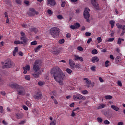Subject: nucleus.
Listing matches in <instances>:
<instances>
[{"label":"nucleus","instance_id":"obj_1","mask_svg":"<svg viewBox=\"0 0 125 125\" xmlns=\"http://www.w3.org/2000/svg\"><path fill=\"white\" fill-rule=\"evenodd\" d=\"M51 74L53 75L54 79L59 83L60 85H63V81L66 80V76L64 72L59 67L53 68L51 71Z\"/></svg>","mask_w":125,"mask_h":125},{"label":"nucleus","instance_id":"obj_2","mask_svg":"<svg viewBox=\"0 0 125 125\" xmlns=\"http://www.w3.org/2000/svg\"><path fill=\"white\" fill-rule=\"evenodd\" d=\"M40 60H36L33 66V70L35 71V73L33 74V76L34 77V78H39V76L42 74V71H41L40 66H39L40 64Z\"/></svg>","mask_w":125,"mask_h":125},{"label":"nucleus","instance_id":"obj_3","mask_svg":"<svg viewBox=\"0 0 125 125\" xmlns=\"http://www.w3.org/2000/svg\"><path fill=\"white\" fill-rule=\"evenodd\" d=\"M60 32L59 28L57 27H53L50 29V34L54 39L58 38Z\"/></svg>","mask_w":125,"mask_h":125},{"label":"nucleus","instance_id":"obj_4","mask_svg":"<svg viewBox=\"0 0 125 125\" xmlns=\"http://www.w3.org/2000/svg\"><path fill=\"white\" fill-rule=\"evenodd\" d=\"M13 62L10 60H7L4 62H2V66L3 69H7L8 68H11L12 67Z\"/></svg>","mask_w":125,"mask_h":125},{"label":"nucleus","instance_id":"obj_5","mask_svg":"<svg viewBox=\"0 0 125 125\" xmlns=\"http://www.w3.org/2000/svg\"><path fill=\"white\" fill-rule=\"evenodd\" d=\"M73 98L75 101H78V100H81L82 99V100H85V97L78 93H75L73 95Z\"/></svg>","mask_w":125,"mask_h":125},{"label":"nucleus","instance_id":"obj_6","mask_svg":"<svg viewBox=\"0 0 125 125\" xmlns=\"http://www.w3.org/2000/svg\"><path fill=\"white\" fill-rule=\"evenodd\" d=\"M88 11H89V9L86 8L83 12V16L86 19V22L89 23V17H90V15L89 14V12Z\"/></svg>","mask_w":125,"mask_h":125},{"label":"nucleus","instance_id":"obj_7","mask_svg":"<svg viewBox=\"0 0 125 125\" xmlns=\"http://www.w3.org/2000/svg\"><path fill=\"white\" fill-rule=\"evenodd\" d=\"M17 91L19 95H25L26 94L25 89L22 86H19V87L17 89Z\"/></svg>","mask_w":125,"mask_h":125},{"label":"nucleus","instance_id":"obj_8","mask_svg":"<svg viewBox=\"0 0 125 125\" xmlns=\"http://www.w3.org/2000/svg\"><path fill=\"white\" fill-rule=\"evenodd\" d=\"M28 15L29 16H34V15H38L39 12L36 11V10L34 8H30L29 10L27 12Z\"/></svg>","mask_w":125,"mask_h":125},{"label":"nucleus","instance_id":"obj_9","mask_svg":"<svg viewBox=\"0 0 125 125\" xmlns=\"http://www.w3.org/2000/svg\"><path fill=\"white\" fill-rule=\"evenodd\" d=\"M91 2L96 9H99V5L97 3V0H91Z\"/></svg>","mask_w":125,"mask_h":125},{"label":"nucleus","instance_id":"obj_10","mask_svg":"<svg viewBox=\"0 0 125 125\" xmlns=\"http://www.w3.org/2000/svg\"><path fill=\"white\" fill-rule=\"evenodd\" d=\"M9 86H10V87H12V88H14L15 89H16V90L20 86V85H18L17 83H10L9 84Z\"/></svg>","mask_w":125,"mask_h":125},{"label":"nucleus","instance_id":"obj_11","mask_svg":"<svg viewBox=\"0 0 125 125\" xmlns=\"http://www.w3.org/2000/svg\"><path fill=\"white\" fill-rule=\"evenodd\" d=\"M74 60H76V61L79 60V61H81V62H83V58L82 57L79 56L78 55H74Z\"/></svg>","mask_w":125,"mask_h":125},{"label":"nucleus","instance_id":"obj_12","mask_svg":"<svg viewBox=\"0 0 125 125\" xmlns=\"http://www.w3.org/2000/svg\"><path fill=\"white\" fill-rule=\"evenodd\" d=\"M23 74H27V72L28 71H30V69H31V66L29 65L28 64H26L25 66L23 67Z\"/></svg>","mask_w":125,"mask_h":125},{"label":"nucleus","instance_id":"obj_13","mask_svg":"<svg viewBox=\"0 0 125 125\" xmlns=\"http://www.w3.org/2000/svg\"><path fill=\"white\" fill-rule=\"evenodd\" d=\"M55 0H47V5H50L51 6H54L56 4Z\"/></svg>","mask_w":125,"mask_h":125},{"label":"nucleus","instance_id":"obj_14","mask_svg":"<svg viewBox=\"0 0 125 125\" xmlns=\"http://www.w3.org/2000/svg\"><path fill=\"white\" fill-rule=\"evenodd\" d=\"M34 98L35 99H42V94L41 93H37L34 96Z\"/></svg>","mask_w":125,"mask_h":125},{"label":"nucleus","instance_id":"obj_15","mask_svg":"<svg viewBox=\"0 0 125 125\" xmlns=\"http://www.w3.org/2000/svg\"><path fill=\"white\" fill-rule=\"evenodd\" d=\"M69 61L71 68L74 69L75 68V62H74L72 59H69Z\"/></svg>","mask_w":125,"mask_h":125},{"label":"nucleus","instance_id":"obj_16","mask_svg":"<svg viewBox=\"0 0 125 125\" xmlns=\"http://www.w3.org/2000/svg\"><path fill=\"white\" fill-rule=\"evenodd\" d=\"M83 80L85 81V83L87 84L86 85L87 87H89L90 84H91V82L89 81V79L87 78H84Z\"/></svg>","mask_w":125,"mask_h":125},{"label":"nucleus","instance_id":"obj_17","mask_svg":"<svg viewBox=\"0 0 125 125\" xmlns=\"http://www.w3.org/2000/svg\"><path fill=\"white\" fill-rule=\"evenodd\" d=\"M99 61V59L97 56L93 57L91 60V62H93V63H95V62H98Z\"/></svg>","mask_w":125,"mask_h":125},{"label":"nucleus","instance_id":"obj_18","mask_svg":"<svg viewBox=\"0 0 125 125\" xmlns=\"http://www.w3.org/2000/svg\"><path fill=\"white\" fill-rule=\"evenodd\" d=\"M111 108L113 109V110H114V111H119V110H120V108H119V107L114 105H111Z\"/></svg>","mask_w":125,"mask_h":125},{"label":"nucleus","instance_id":"obj_19","mask_svg":"<svg viewBox=\"0 0 125 125\" xmlns=\"http://www.w3.org/2000/svg\"><path fill=\"white\" fill-rule=\"evenodd\" d=\"M16 117L17 119H18L19 120L20 119H22L23 118V114H20V113H17L16 115Z\"/></svg>","mask_w":125,"mask_h":125},{"label":"nucleus","instance_id":"obj_20","mask_svg":"<svg viewBox=\"0 0 125 125\" xmlns=\"http://www.w3.org/2000/svg\"><path fill=\"white\" fill-rule=\"evenodd\" d=\"M42 47V45H39L34 49L35 52H39V51Z\"/></svg>","mask_w":125,"mask_h":125},{"label":"nucleus","instance_id":"obj_21","mask_svg":"<svg viewBox=\"0 0 125 125\" xmlns=\"http://www.w3.org/2000/svg\"><path fill=\"white\" fill-rule=\"evenodd\" d=\"M18 52V47H16L15 49L13 52V56H15L16 55V53Z\"/></svg>","mask_w":125,"mask_h":125},{"label":"nucleus","instance_id":"obj_22","mask_svg":"<svg viewBox=\"0 0 125 125\" xmlns=\"http://www.w3.org/2000/svg\"><path fill=\"white\" fill-rule=\"evenodd\" d=\"M115 23H116V21H115L114 20H111L109 21V24H110L111 28H114V25H115Z\"/></svg>","mask_w":125,"mask_h":125},{"label":"nucleus","instance_id":"obj_23","mask_svg":"<svg viewBox=\"0 0 125 125\" xmlns=\"http://www.w3.org/2000/svg\"><path fill=\"white\" fill-rule=\"evenodd\" d=\"M51 51L52 52V53H54L55 54L58 53V51L57 50V49L56 48H55L54 49H52L51 50Z\"/></svg>","mask_w":125,"mask_h":125},{"label":"nucleus","instance_id":"obj_24","mask_svg":"<svg viewBox=\"0 0 125 125\" xmlns=\"http://www.w3.org/2000/svg\"><path fill=\"white\" fill-rule=\"evenodd\" d=\"M122 41L123 42H124V41H125V39H121V38H119L118 40L117 44H122Z\"/></svg>","mask_w":125,"mask_h":125},{"label":"nucleus","instance_id":"obj_25","mask_svg":"<svg viewBox=\"0 0 125 125\" xmlns=\"http://www.w3.org/2000/svg\"><path fill=\"white\" fill-rule=\"evenodd\" d=\"M21 41H23V42H24V43L27 42V39H26V38H25V36H22L21 37Z\"/></svg>","mask_w":125,"mask_h":125},{"label":"nucleus","instance_id":"obj_26","mask_svg":"<svg viewBox=\"0 0 125 125\" xmlns=\"http://www.w3.org/2000/svg\"><path fill=\"white\" fill-rule=\"evenodd\" d=\"M14 43L15 44H23V42L19 41H15Z\"/></svg>","mask_w":125,"mask_h":125},{"label":"nucleus","instance_id":"obj_27","mask_svg":"<svg viewBox=\"0 0 125 125\" xmlns=\"http://www.w3.org/2000/svg\"><path fill=\"white\" fill-rule=\"evenodd\" d=\"M114 40H115V38H109L107 40H106L105 42H114Z\"/></svg>","mask_w":125,"mask_h":125},{"label":"nucleus","instance_id":"obj_28","mask_svg":"<svg viewBox=\"0 0 125 125\" xmlns=\"http://www.w3.org/2000/svg\"><path fill=\"white\" fill-rule=\"evenodd\" d=\"M24 79L27 81H30L31 80V77H30V75H25Z\"/></svg>","mask_w":125,"mask_h":125},{"label":"nucleus","instance_id":"obj_29","mask_svg":"<svg viewBox=\"0 0 125 125\" xmlns=\"http://www.w3.org/2000/svg\"><path fill=\"white\" fill-rule=\"evenodd\" d=\"M116 26L117 27V28H118V29H122L123 28V25L121 24H120V23H116Z\"/></svg>","mask_w":125,"mask_h":125},{"label":"nucleus","instance_id":"obj_30","mask_svg":"<svg viewBox=\"0 0 125 125\" xmlns=\"http://www.w3.org/2000/svg\"><path fill=\"white\" fill-rule=\"evenodd\" d=\"M90 70L92 71L93 72H95L96 71V66H92L90 67Z\"/></svg>","mask_w":125,"mask_h":125},{"label":"nucleus","instance_id":"obj_31","mask_svg":"<svg viewBox=\"0 0 125 125\" xmlns=\"http://www.w3.org/2000/svg\"><path fill=\"white\" fill-rule=\"evenodd\" d=\"M74 26H75V28L76 29H79V28H80V27H81V24H80V23L77 22L74 24Z\"/></svg>","mask_w":125,"mask_h":125},{"label":"nucleus","instance_id":"obj_32","mask_svg":"<svg viewBox=\"0 0 125 125\" xmlns=\"http://www.w3.org/2000/svg\"><path fill=\"white\" fill-rule=\"evenodd\" d=\"M125 25H124L123 27H122V29H123V31H122V32L121 33V36H124V34H125Z\"/></svg>","mask_w":125,"mask_h":125},{"label":"nucleus","instance_id":"obj_33","mask_svg":"<svg viewBox=\"0 0 125 125\" xmlns=\"http://www.w3.org/2000/svg\"><path fill=\"white\" fill-rule=\"evenodd\" d=\"M120 60H121V57L119 56L115 58V61H116L117 63H119V62H120Z\"/></svg>","mask_w":125,"mask_h":125},{"label":"nucleus","instance_id":"obj_34","mask_svg":"<svg viewBox=\"0 0 125 125\" xmlns=\"http://www.w3.org/2000/svg\"><path fill=\"white\" fill-rule=\"evenodd\" d=\"M45 83L44 82H42V81H40L39 82H38V84L39 85H40V86H42V85H43L45 84Z\"/></svg>","mask_w":125,"mask_h":125},{"label":"nucleus","instance_id":"obj_35","mask_svg":"<svg viewBox=\"0 0 125 125\" xmlns=\"http://www.w3.org/2000/svg\"><path fill=\"white\" fill-rule=\"evenodd\" d=\"M105 104H102V105L98 106V109L99 110L100 109H102L103 108H105Z\"/></svg>","mask_w":125,"mask_h":125},{"label":"nucleus","instance_id":"obj_36","mask_svg":"<svg viewBox=\"0 0 125 125\" xmlns=\"http://www.w3.org/2000/svg\"><path fill=\"white\" fill-rule=\"evenodd\" d=\"M98 53V52H97V50L94 49L92 51V54H97Z\"/></svg>","mask_w":125,"mask_h":125},{"label":"nucleus","instance_id":"obj_37","mask_svg":"<svg viewBox=\"0 0 125 125\" xmlns=\"http://www.w3.org/2000/svg\"><path fill=\"white\" fill-rule=\"evenodd\" d=\"M77 49L79 50V51H83V48L81 46H79L77 47Z\"/></svg>","mask_w":125,"mask_h":125},{"label":"nucleus","instance_id":"obj_38","mask_svg":"<svg viewBox=\"0 0 125 125\" xmlns=\"http://www.w3.org/2000/svg\"><path fill=\"white\" fill-rule=\"evenodd\" d=\"M105 99H112L113 98V97L111 95H107L105 97Z\"/></svg>","mask_w":125,"mask_h":125},{"label":"nucleus","instance_id":"obj_39","mask_svg":"<svg viewBox=\"0 0 125 125\" xmlns=\"http://www.w3.org/2000/svg\"><path fill=\"white\" fill-rule=\"evenodd\" d=\"M82 94H83V95L87 94V93H88V91H87V90H84L82 91Z\"/></svg>","mask_w":125,"mask_h":125},{"label":"nucleus","instance_id":"obj_40","mask_svg":"<svg viewBox=\"0 0 125 125\" xmlns=\"http://www.w3.org/2000/svg\"><path fill=\"white\" fill-rule=\"evenodd\" d=\"M59 42L61 44H62V43H64V42H65V40H64V39H61V40L59 41Z\"/></svg>","mask_w":125,"mask_h":125},{"label":"nucleus","instance_id":"obj_41","mask_svg":"<svg viewBox=\"0 0 125 125\" xmlns=\"http://www.w3.org/2000/svg\"><path fill=\"white\" fill-rule=\"evenodd\" d=\"M47 13L49 14V15H52V14H53V12L51 11V10L48 9L47 10Z\"/></svg>","mask_w":125,"mask_h":125},{"label":"nucleus","instance_id":"obj_42","mask_svg":"<svg viewBox=\"0 0 125 125\" xmlns=\"http://www.w3.org/2000/svg\"><path fill=\"white\" fill-rule=\"evenodd\" d=\"M97 42L99 43H100L101 42H102V38L101 37H98L97 38Z\"/></svg>","mask_w":125,"mask_h":125},{"label":"nucleus","instance_id":"obj_43","mask_svg":"<svg viewBox=\"0 0 125 125\" xmlns=\"http://www.w3.org/2000/svg\"><path fill=\"white\" fill-rule=\"evenodd\" d=\"M97 120L98 123H102V122H103V120H102V118H101L98 117L97 118Z\"/></svg>","mask_w":125,"mask_h":125},{"label":"nucleus","instance_id":"obj_44","mask_svg":"<svg viewBox=\"0 0 125 125\" xmlns=\"http://www.w3.org/2000/svg\"><path fill=\"white\" fill-rule=\"evenodd\" d=\"M31 45H36V44H38V43L36 41H34L31 42Z\"/></svg>","mask_w":125,"mask_h":125},{"label":"nucleus","instance_id":"obj_45","mask_svg":"<svg viewBox=\"0 0 125 125\" xmlns=\"http://www.w3.org/2000/svg\"><path fill=\"white\" fill-rule=\"evenodd\" d=\"M26 104L28 107H31L32 106V104H31L29 101L26 102Z\"/></svg>","mask_w":125,"mask_h":125},{"label":"nucleus","instance_id":"obj_46","mask_svg":"<svg viewBox=\"0 0 125 125\" xmlns=\"http://www.w3.org/2000/svg\"><path fill=\"white\" fill-rule=\"evenodd\" d=\"M66 72L68 74H72V70L69 68L66 69Z\"/></svg>","mask_w":125,"mask_h":125},{"label":"nucleus","instance_id":"obj_47","mask_svg":"<svg viewBox=\"0 0 125 125\" xmlns=\"http://www.w3.org/2000/svg\"><path fill=\"white\" fill-rule=\"evenodd\" d=\"M104 125H110V122L108 120H104Z\"/></svg>","mask_w":125,"mask_h":125},{"label":"nucleus","instance_id":"obj_48","mask_svg":"<svg viewBox=\"0 0 125 125\" xmlns=\"http://www.w3.org/2000/svg\"><path fill=\"white\" fill-rule=\"evenodd\" d=\"M58 19H60V20H62V19H63V16H62V15H59L57 16Z\"/></svg>","mask_w":125,"mask_h":125},{"label":"nucleus","instance_id":"obj_49","mask_svg":"<svg viewBox=\"0 0 125 125\" xmlns=\"http://www.w3.org/2000/svg\"><path fill=\"white\" fill-rule=\"evenodd\" d=\"M75 68H78V69L81 68V65L80 64L77 63L75 65H74Z\"/></svg>","mask_w":125,"mask_h":125},{"label":"nucleus","instance_id":"obj_50","mask_svg":"<svg viewBox=\"0 0 125 125\" xmlns=\"http://www.w3.org/2000/svg\"><path fill=\"white\" fill-rule=\"evenodd\" d=\"M26 123V121L25 120H23V121H21L19 123V125H24V124H25Z\"/></svg>","mask_w":125,"mask_h":125},{"label":"nucleus","instance_id":"obj_51","mask_svg":"<svg viewBox=\"0 0 125 125\" xmlns=\"http://www.w3.org/2000/svg\"><path fill=\"white\" fill-rule=\"evenodd\" d=\"M23 109H24V110H25V111H28V107H27V106L23 105L22 106Z\"/></svg>","mask_w":125,"mask_h":125},{"label":"nucleus","instance_id":"obj_52","mask_svg":"<svg viewBox=\"0 0 125 125\" xmlns=\"http://www.w3.org/2000/svg\"><path fill=\"white\" fill-rule=\"evenodd\" d=\"M109 62L108 61H106L105 62V67H109Z\"/></svg>","mask_w":125,"mask_h":125},{"label":"nucleus","instance_id":"obj_53","mask_svg":"<svg viewBox=\"0 0 125 125\" xmlns=\"http://www.w3.org/2000/svg\"><path fill=\"white\" fill-rule=\"evenodd\" d=\"M70 29H72V30H75L76 26H75V25H72L70 26Z\"/></svg>","mask_w":125,"mask_h":125},{"label":"nucleus","instance_id":"obj_54","mask_svg":"<svg viewBox=\"0 0 125 125\" xmlns=\"http://www.w3.org/2000/svg\"><path fill=\"white\" fill-rule=\"evenodd\" d=\"M91 35V33H90L89 32H86L85 33L86 37H90Z\"/></svg>","mask_w":125,"mask_h":125},{"label":"nucleus","instance_id":"obj_55","mask_svg":"<svg viewBox=\"0 0 125 125\" xmlns=\"http://www.w3.org/2000/svg\"><path fill=\"white\" fill-rule=\"evenodd\" d=\"M99 80L100 81V83H104V80L102 79L101 77L99 78Z\"/></svg>","mask_w":125,"mask_h":125},{"label":"nucleus","instance_id":"obj_56","mask_svg":"<svg viewBox=\"0 0 125 125\" xmlns=\"http://www.w3.org/2000/svg\"><path fill=\"white\" fill-rule=\"evenodd\" d=\"M117 83L119 86H123V84H122V82L121 81H118Z\"/></svg>","mask_w":125,"mask_h":125},{"label":"nucleus","instance_id":"obj_57","mask_svg":"<svg viewBox=\"0 0 125 125\" xmlns=\"http://www.w3.org/2000/svg\"><path fill=\"white\" fill-rule=\"evenodd\" d=\"M74 111H76L75 110H73V111L72 112L71 114V117H75L76 116V113L74 112Z\"/></svg>","mask_w":125,"mask_h":125},{"label":"nucleus","instance_id":"obj_58","mask_svg":"<svg viewBox=\"0 0 125 125\" xmlns=\"http://www.w3.org/2000/svg\"><path fill=\"white\" fill-rule=\"evenodd\" d=\"M91 42H92V39L89 38L87 41V43H90Z\"/></svg>","mask_w":125,"mask_h":125},{"label":"nucleus","instance_id":"obj_59","mask_svg":"<svg viewBox=\"0 0 125 125\" xmlns=\"http://www.w3.org/2000/svg\"><path fill=\"white\" fill-rule=\"evenodd\" d=\"M17 3H18V4H20L21 3V0H14Z\"/></svg>","mask_w":125,"mask_h":125},{"label":"nucleus","instance_id":"obj_60","mask_svg":"<svg viewBox=\"0 0 125 125\" xmlns=\"http://www.w3.org/2000/svg\"><path fill=\"white\" fill-rule=\"evenodd\" d=\"M0 112L3 113V107L2 106H0Z\"/></svg>","mask_w":125,"mask_h":125},{"label":"nucleus","instance_id":"obj_61","mask_svg":"<svg viewBox=\"0 0 125 125\" xmlns=\"http://www.w3.org/2000/svg\"><path fill=\"white\" fill-rule=\"evenodd\" d=\"M0 94H1V95H3V96H5V92L1 91L0 92Z\"/></svg>","mask_w":125,"mask_h":125},{"label":"nucleus","instance_id":"obj_62","mask_svg":"<svg viewBox=\"0 0 125 125\" xmlns=\"http://www.w3.org/2000/svg\"><path fill=\"white\" fill-rule=\"evenodd\" d=\"M50 125H55V121H53L50 123Z\"/></svg>","mask_w":125,"mask_h":125},{"label":"nucleus","instance_id":"obj_63","mask_svg":"<svg viewBox=\"0 0 125 125\" xmlns=\"http://www.w3.org/2000/svg\"><path fill=\"white\" fill-rule=\"evenodd\" d=\"M118 125H124V122H120L118 123Z\"/></svg>","mask_w":125,"mask_h":125},{"label":"nucleus","instance_id":"obj_64","mask_svg":"<svg viewBox=\"0 0 125 125\" xmlns=\"http://www.w3.org/2000/svg\"><path fill=\"white\" fill-rule=\"evenodd\" d=\"M2 124H3V125H7V123H6V121H5L4 120H3L2 121Z\"/></svg>","mask_w":125,"mask_h":125}]
</instances>
